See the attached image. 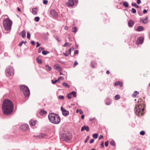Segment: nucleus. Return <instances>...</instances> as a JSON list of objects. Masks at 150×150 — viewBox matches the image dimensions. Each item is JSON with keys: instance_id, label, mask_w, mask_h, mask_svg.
Here are the masks:
<instances>
[{"instance_id": "864d4df0", "label": "nucleus", "mask_w": 150, "mask_h": 150, "mask_svg": "<svg viewBox=\"0 0 150 150\" xmlns=\"http://www.w3.org/2000/svg\"><path fill=\"white\" fill-rule=\"evenodd\" d=\"M90 64L91 65V66L92 67V68H95V66H94V65L93 62H91V64Z\"/></svg>"}, {"instance_id": "f03ea898", "label": "nucleus", "mask_w": 150, "mask_h": 150, "mask_svg": "<svg viewBox=\"0 0 150 150\" xmlns=\"http://www.w3.org/2000/svg\"><path fill=\"white\" fill-rule=\"evenodd\" d=\"M48 118L50 122L54 124H58L61 121L59 116L54 113H50L48 115Z\"/></svg>"}, {"instance_id": "a19ab883", "label": "nucleus", "mask_w": 150, "mask_h": 150, "mask_svg": "<svg viewBox=\"0 0 150 150\" xmlns=\"http://www.w3.org/2000/svg\"><path fill=\"white\" fill-rule=\"evenodd\" d=\"M27 37L28 39H30V34L29 32H28L27 33Z\"/></svg>"}, {"instance_id": "e2e57ef3", "label": "nucleus", "mask_w": 150, "mask_h": 150, "mask_svg": "<svg viewBox=\"0 0 150 150\" xmlns=\"http://www.w3.org/2000/svg\"><path fill=\"white\" fill-rule=\"evenodd\" d=\"M56 38V39L58 41H59V42H60V41H61V40H59V38H58V37H56V38Z\"/></svg>"}, {"instance_id": "ea45409f", "label": "nucleus", "mask_w": 150, "mask_h": 150, "mask_svg": "<svg viewBox=\"0 0 150 150\" xmlns=\"http://www.w3.org/2000/svg\"><path fill=\"white\" fill-rule=\"evenodd\" d=\"M132 12L133 13H135L136 12V10L134 8H132Z\"/></svg>"}, {"instance_id": "6e6552de", "label": "nucleus", "mask_w": 150, "mask_h": 150, "mask_svg": "<svg viewBox=\"0 0 150 150\" xmlns=\"http://www.w3.org/2000/svg\"><path fill=\"white\" fill-rule=\"evenodd\" d=\"M50 14L54 18H56L58 17V15L57 13L54 9H52L50 11Z\"/></svg>"}, {"instance_id": "6ab92c4d", "label": "nucleus", "mask_w": 150, "mask_h": 150, "mask_svg": "<svg viewBox=\"0 0 150 150\" xmlns=\"http://www.w3.org/2000/svg\"><path fill=\"white\" fill-rule=\"evenodd\" d=\"M144 30V28L142 26H138L136 29L137 31H141L143 30Z\"/></svg>"}, {"instance_id": "3c124183", "label": "nucleus", "mask_w": 150, "mask_h": 150, "mask_svg": "<svg viewBox=\"0 0 150 150\" xmlns=\"http://www.w3.org/2000/svg\"><path fill=\"white\" fill-rule=\"evenodd\" d=\"M100 146L102 148H103L104 147V142L103 141L100 144Z\"/></svg>"}, {"instance_id": "f3484780", "label": "nucleus", "mask_w": 150, "mask_h": 150, "mask_svg": "<svg viewBox=\"0 0 150 150\" xmlns=\"http://www.w3.org/2000/svg\"><path fill=\"white\" fill-rule=\"evenodd\" d=\"M54 67H55V69L57 71H60L62 70V68L60 67V66L57 64H55L54 65Z\"/></svg>"}, {"instance_id": "2f4dec72", "label": "nucleus", "mask_w": 150, "mask_h": 150, "mask_svg": "<svg viewBox=\"0 0 150 150\" xmlns=\"http://www.w3.org/2000/svg\"><path fill=\"white\" fill-rule=\"evenodd\" d=\"M123 5L126 7H127L128 6V4L126 2H124L123 3Z\"/></svg>"}, {"instance_id": "37998d69", "label": "nucleus", "mask_w": 150, "mask_h": 150, "mask_svg": "<svg viewBox=\"0 0 150 150\" xmlns=\"http://www.w3.org/2000/svg\"><path fill=\"white\" fill-rule=\"evenodd\" d=\"M145 133V132L144 131H141L140 132V134L142 135H144Z\"/></svg>"}, {"instance_id": "69168bd1", "label": "nucleus", "mask_w": 150, "mask_h": 150, "mask_svg": "<svg viewBox=\"0 0 150 150\" xmlns=\"http://www.w3.org/2000/svg\"><path fill=\"white\" fill-rule=\"evenodd\" d=\"M106 104L107 105H110V102H106Z\"/></svg>"}, {"instance_id": "58836bf2", "label": "nucleus", "mask_w": 150, "mask_h": 150, "mask_svg": "<svg viewBox=\"0 0 150 150\" xmlns=\"http://www.w3.org/2000/svg\"><path fill=\"white\" fill-rule=\"evenodd\" d=\"M66 56H69L68 53V51H66L65 53H63Z\"/></svg>"}, {"instance_id": "f704fd0d", "label": "nucleus", "mask_w": 150, "mask_h": 150, "mask_svg": "<svg viewBox=\"0 0 150 150\" xmlns=\"http://www.w3.org/2000/svg\"><path fill=\"white\" fill-rule=\"evenodd\" d=\"M35 21L36 22H38L40 20V18L39 17H36L34 19Z\"/></svg>"}, {"instance_id": "4468645a", "label": "nucleus", "mask_w": 150, "mask_h": 150, "mask_svg": "<svg viewBox=\"0 0 150 150\" xmlns=\"http://www.w3.org/2000/svg\"><path fill=\"white\" fill-rule=\"evenodd\" d=\"M86 130L87 132L89 131V128L88 126H84L82 127L81 128V131H83Z\"/></svg>"}, {"instance_id": "0e129e2a", "label": "nucleus", "mask_w": 150, "mask_h": 150, "mask_svg": "<svg viewBox=\"0 0 150 150\" xmlns=\"http://www.w3.org/2000/svg\"><path fill=\"white\" fill-rule=\"evenodd\" d=\"M147 10H146V9H144V10L143 11V13H145L147 12Z\"/></svg>"}, {"instance_id": "c756f323", "label": "nucleus", "mask_w": 150, "mask_h": 150, "mask_svg": "<svg viewBox=\"0 0 150 150\" xmlns=\"http://www.w3.org/2000/svg\"><path fill=\"white\" fill-rule=\"evenodd\" d=\"M71 44L68 42H65L64 45H63L64 46H68L69 47L71 46Z\"/></svg>"}, {"instance_id": "6e6d98bb", "label": "nucleus", "mask_w": 150, "mask_h": 150, "mask_svg": "<svg viewBox=\"0 0 150 150\" xmlns=\"http://www.w3.org/2000/svg\"><path fill=\"white\" fill-rule=\"evenodd\" d=\"M79 53V51L77 50L75 51L74 54H78Z\"/></svg>"}, {"instance_id": "c9c22d12", "label": "nucleus", "mask_w": 150, "mask_h": 150, "mask_svg": "<svg viewBox=\"0 0 150 150\" xmlns=\"http://www.w3.org/2000/svg\"><path fill=\"white\" fill-rule=\"evenodd\" d=\"M132 5L133 6H135L137 8H138L139 7V6L138 5H137L135 3H132Z\"/></svg>"}, {"instance_id": "dca6fc26", "label": "nucleus", "mask_w": 150, "mask_h": 150, "mask_svg": "<svg viewBox=\"0 0 150 150\" xmlns=\"http://www.w3.org/2000/svg\"><path fill=\"white\" fill-rule=\"evenodd\" d=\"M36 121L35 120L32 119L29 122L30 125L31 126H34L35 125Z\"/></svg>"}, {"instance_id": "a18cd8bd", "label": "nucleus", "mask_w": 150, "mask_h": 150, "mask_svg": "<svg viewBox=\"0 0 150 150\" xmlns=\"http://www.w3.org/2000/svg\"><path fill=\"white\" fill-rule=\"evenodd\" d=\"M68 51L69 54H71V48H70V49H69L68 51Z\"/></svg>"}, {"instance_id": "de8ad7c7", "label": "nucleus", "mask_w": 150, "mask_h": 150, "mask_svg": "<svg viewBox=\"0 0 150 150\" xmlns=\"http://www.w3.org/2000/svg\"><path fill=\"white\" fill-rule=\"evenodd\" d=\"M108 143H109V142L108 141H107L105 142V146L106 147H107L108 146Z\"/></svg>"}, {"instance_id": "9b49d317", "label": "nucleus", "mask_w": 150, "mask_h": 150, "mask_svg": "<svg viewBox=\"0 0 150 150\" xmlns=\"http://www.w3.org/2000/svg\"><path fill=\"white\" fill-rule=\"evenodd\" d=\"M33 136L35 137L36 138L40 139L46 138L47 137V135L45 134L41 133L37 136L34 135Z\"/></svg>"}, {"instance_id": "a878e982", "label": "nucleus", "mask_w": 150, "mask_h": 150, "mask_svg": "<svg viewBox=\"0 0 150 150\" xmlns=\"http://www.w3.org/2000/svg\"><path fill=\"white\" fill-rule=\"evenodd\" d=\"M62 85L63 86L68 88H69L70 87V86L69 85L64 82L62 83Z\"/></svg>"}, {"instance_id": "4be33fe9", "label": "nucleus", "mask_w": 150, "mask_h": 150, "mask_svg": "<svg viewBox=\"0 0 150 150\" xmlns=\"http://www.w3.org/2000/svg\"><path fill=\"white\" fill-rule=\"evenodd\" d=\"M118 85H119L120 87H122V82L120 81H118L115 82V85L117 86Z\"/></svg>"}, {"instance_id": "8fccbe9b", "label": "nucleus", "mask_w": 150, "mask_h": 150, "mask_svg": "<svg viewBox=\"0 0 150 150\" xmlns=\"http://www.w3.org/2000/svg\"><path fill=\"white\" fill-rule=\"evenodd\" d=\"M89 139V137L88 136L87 137V138H86L85 140V143H86L87 141H88V139Z\"/></svg>"}, {"instance_id": "7c9ffc66", "label": "nucleus", "mask_w": 150, "mask_h": 150, "mask_svg": "<svg viewBox=\"0 0 150 150\" xmlns=\"http://www.w3.org/2000/svg\"><path fill=\"white\" fill-rule=\"evenodd\" d=\"M77 30V28L76 27H73L72 28V32H74L75 33L76 32Z\"/></svg>"}, {"instance_id": "a211bd4d", "label": "nucleus", "mask_w": 150, "mask_h": 150, "mask_svg": "<svg viewBox=\"0 0 150 150\" xmlns=\"http://www.w3.org/2000/svg\"><path fill=\"white\" fill-rule=\"evenodd\" d=\"M38 10L37 8H33L32 9V13L34 15H37Z\"/></svg>"}, {"instance_id": "9d476101", "label": "nucleus", "mask_w": 150, "mask_h": 150, "mask_svg": "<svg viewBox=\"0 0 150 150\" xmlns=\"http://www.w3.org/2000/svg\"><path fill=\"white\" fill-rule=\"evenodd\" d=\"M29 126L27 124H24L22 125L20 127V129L21 130L26 131L28 129Z\"/></svg>"}, {"instance_id": "393cba45", "label": "nucleus", "mask_w": 150, "mask_h": 150, "mask_svg": "<svg viewBox=\"0 0 150 150\" xmlns=\"http://www.w3.org/2000/svg\"><path fill=\"white\" fill-rule=\"evenodd\" d=\"M45 67L47 71H50L52 69L51 68L47 65H46Z\"/></svg>"}, {"instance_id": "f8f14e48", "label": "nucleus", "mask_w": 150, "mask_h": 150, "mask_svg": "<svg viewBox=\"0 0 150 150\" xmlns=\"http://www.w3.org/2000/svg\"><path fill=\"white\" fill-rule=\"evenodd\" d=\"M144 41V38L142 37L139 38L137 41L136 43L137 44H142Z\"/></svg>"}, {"instance_id": "aec40b11", "label": "nucleus", "mask_w": 150, "mask_h": 150, "mask_svg": "<svg viewBox=\"0 0 150 150\" xmlns=\"http://www.w3.org/2000/svg\"><path fill=\"white\" fill-rule=\"evenodd\" d=\"M26 33V31L25 30H23L21 33H20V35L23 38H24L25 37Z\"/></svg>"}, {"instance_id": "680f3d73", "label": "nucleus", "mask_w": 150, "mask_h": 150, "mask_svg": "<svg viewBox=\"0 0 150 150\" xmlns=\"http://www.w3.org/2000/svg\"><path fill=\"white\" fill-rule=\"evenodd\" d=\"M37 45L36 47H39L40 46V44L38 42H36Z\"/></svg>"}, {"instance_id": "bf43d9fd", "label": "nucleus", "mask_w": 150, "mask_h": 150, "mask_svg": "<svg viewBox=\"0 0 150 150\" xmlns=\"http://www.w3.org/2000/svg\"><path fill=\"white\" fill-rule=\"evenodd\" d=\"M103 136L102 135H100L99 137V140H100L102 138H103Z\"/></svg>"}, {"instance_id": "09e8293b", "label": "nucleus", "mask_w": 150, "mask_h": 150, "mask_svg": "<svg viewBox=\"0 0 150 150\" xmlns=\"http://www.w3.org/2000/svg\"><path fill=\"white\" fill-rule=\"evenodd\" d=\"M43 3L45 4H46L48 3V1L46 0H44L43 1Z\"/></svg>"}, {"instance_id": "2eb2a0df", "label": "nucleus", "mask_w": 150, "mask_h": 150, "mask_svg": "<svg viewBox=\"0 0 150 150\" xmlns=\"http://www.w3.org/2000/svg\"><path fill=\"white\" fill-rule=\"evenodd\" d=\"M148 16H146L145 19H141L140 22H142L144 24H146L148 22Z\"/></svg>"}, {"instance_id": "b1692460", "label": "nucleus", "mask_w": 150, "mask_h": 150, "mask_svg": "<svg viewBox=\"0 0 150 150\" xmlns=\"http://www.w3.org/2000/svg\"><path fill=\"white\" fill-rule=\"evenodd\" d=\"M139 92L138 91H135L134 92V93L132 94V96L133 97H136L137 95L138 94Z\"/></svg>"}, {"instance_id": "ddd939ff", "label": "nucleus", "mask_w": 150, "mask_h": 150, "mask_svg": "<svg viewBox=\"0 0 150 150\" xmlns=\"http://www.w3.org/2000/svg\"><path fill=\"white\" fill-rule=\"evenodd\" d=\"M66 4L68 6H72L74 4V2L73 0H69V1L66 3Z\"/></svg>"}, {"instance_id": "f257e3e1", "label": "nucleus", "mask_w": 150, "mask_h": 150, "mask_svg": "<svg viewBox=\"0 0 150 150\" xmlns=\"http://www.w3.org/2000/svg\"><path fill=\"white\" fill-rule=\"evenodd\" d=\"M2 109L4 114H11L13 110V105L11 101L9 99L5 100L2 105Z\"/></svg>"}, {"instance_id": "603ef678", "label": "nucleus", "mask_w": 150, "mask_h": 150, "mask_svg": "<svg viewBox=\"0 0 150 150\" xmlns=\"http://www.w3.org/2000/svg\"><path fill=\"white\" fill-rule=\"evenodd\" d=\"M31 43L33 45V46H35V43L34 41H32L31 42Z\"/></svg>"}, {"instance_id": "052dcab7", "label": "nucleus", "mask_w": 150, "mask_h": 150, "mask_svg": "<svg viewBox=\"0 0 150 150\" xmlns=\"http://www.w3.org/2000/svg\"><path fill=\"white\" fill-rule=\"evenodd\" d=\"M79 113L81 114H83V111L82 110L80 109V110H79Z\"/></svg>"}, {"instance_id": "cd10ccee", "label": "nucleus", "mask_w": 150, "mask_h": 150, "mask_svg": "<svg viewBox=\"0 0 150 150\" xmlns=\"http://www.w3.org/2000/svg\"><path fill=\"white\" fill-rule=\"evenodd\" d=\"M71 95H72L74 97H76V93L74 91H72L71 93Z\"/></svg>"}, {"instance_id": "13d9d810", "label": "nucleus", "mask_w": 150, "mask_h": 150, "mask_svg": "<svg viewBox=\"0 0 150 150\" xmlns=\"http://www.w3.org/2000/svg\"><path fill=\"white\" fill-rule=\"evenodd\" d=\"M94 140L93 139H91L89 142L91 144L93 143L94 142Z\"/></svg>"}, {"instance_id": "4d7b16f0", "label": "nucleus", "mask_w": 150, "mask_h": 150, "mask_svg": "<svg viewBox=\"0 0 150 150\" xmlns=\"http://www.w3.org/2000/svg\"><path fill=\"white\" fill-rule=\"evenodd\" d=\"M137 2L138 4H140L141 3V0H137Z\"/></svg>"}, {"instance_id": "423d86ee", "label": "nucleus", "mask_w": 150, "mask_h": 150, "mask_svg": "<svg viewBox=\"0 0 150 150\" xmlns=\"http://www.w3.org/2000/svg\"><path fill=\"white\" fill-rule=\"evenodd\" d=\"M5 73L7 76H13L14 74V70L13 67L11 66L8 67L5 70Z\"/></svg>"}, {"instance_id": "20e7f679", "label": "nucleus", "mask_w": 150, "mask_h": 150, "mask_svg": "<svg viewBox=\"0 0 150 150\" xmlns=\"http://www.w3.org/2000/svg\"><path fill=\"white\" fill-rule=\"evenodd\" d=\"M3 23L4 28L6 30H8L11 29L12 23L9 18L5 19L4 20Z\"/></svg>"}, {"instance_id": "5fc2aeb1", "label": "nucleus", "mask_w": 150, "mask_h": 150, "mask_svg": "<svg viewBox=\"0 0 150 150\" xmlns=\"http://www.w3.org/2000/svg\"><path fill=\"white\" fill-rule=\"evenodd\" d=\"M78 64V62L76 61H75L74 62V66H76Z\"/></svg>"}, {"instance_id": "5701e85b", "label": "nucleus", "mask_w": 150, "mask_h": 150, "mask_svg": "<svg viewBox=\"0 0 150 150\" xmlns=\"http://www.w3.org/2000/svg\"><path fill=\"white\" fill-rule=\"evenodd\" d=\"M134 24V22L133 21L130 20L128 22V25L129 27H131Z\"/></svg>"}, {"instance_id": "338daca9", "label": "nucleus", "mask_w": 150, "mask_h": 150, "mask_svg": "<svg viewBox=\"0 0 150 150\" xmlns=\"http://www.w3.org/2000/svg\"><path fill=\"white\" fill-rule=\"evenodd\" d=\"M68 27H67V26H65V27H64V29H65V30H67V29H68Z\"/></svg>"}, {"instance_id": "774afa93", "label": "nucleus", "mask_w": 150, "mask_h": 150, "mask_svg": "<svg viewBox=\"0 0 150 150\" xmlns=\"http://www.w3.org/2000/svg\"><path fill=\"white\" fill-rule=\"evenodd\" d=\"M18 11H19V12L21 11V10L20 8L19 7H18Z\"/></svg>"}, {"instance_id": "e433bc0d", "label": "nucleus", "mask_w": 150, "mask_h": 150, "mask_svg": "<svg viewBox=\"0 0 150 150\" xmlns=\"http://www.w3.org/2000/svg\"><path fill=\"white\" fill-rule=\"evenodd\" d=\"M71 93L67 94V97L69 99H71Z\"/></svg>"}, {"instance_id": "7ed1b4c3", "label": "nucleus", "mask_w": 150, "mask_h": 150, "mask_svg": "<svg viewBox=\"0 0 150 150\" xmlns=\"http://www.w3.org/2000/svg\"><path fill=\"white\" fill-rule=\"evenodd\" d=\"M143 103H138L136 105L134 110L136 114L138 116H142L144 114V109Z\"/></svg>"}, {"instance_id": "4c0bfd02", "label": "nucleus", "mask_w": 150, "mask_h": 150, "mask_svg": "<svg viewBox=\"0 0 150 150\" xmlns=\"http://www.w3.org/2000/svg\"><path fill=\"white\" fill-rule=\"evenodd\" d=\"M58 98L61 99H64V97L63 96H59L58 97Z\"/></svg>"}, {"instance_id": "473e14b6", "label": "nucleus", "mask_w": 150, "mask_h": 150, "mask_svg": "<svg viewBox=\"0 0 150 150\" xmlns=\"http://www.w3.org/2000/svg\"><path fill=\"white\" fill-rule=\"evenodd\" d=\"M49 53V52L47 51H46L45 50H43L42 53L44 55H46L48 53Z\"/></svg>"}, {"instance_id": "72a5a7b5", "label": "nucleus", "mask_w": 150, "mask_h": 150, "mask_svg": "<svg viewBox=\"0 0 150 150\" xmlns=\"http://www.w3.org/2000/svg\"><path fill=\"white\" fill-rule=\"evenodd\" d=\"M120 98V96L119 95L117 94L116 95L115 97V99L116 100H117L119 99Z\"/></svg>"}, {"instance_id": "c03bdc74", "label": "nucleus", "mask_w": 150, "mask_h": 150, "mask_svg": "<svg viewBox=\"0 0 150 150\" xmlns=\"http://www.w3.org/2000/svg\"><path fill=\"white\" fill-rule=\"evenodd\" d=\"M43 50L42 47H39L38 49V53H40L41 52V51Z\"/></svg>"}, {"instance_id": "1a4fd4ad", "label": "nucleus", "mask_w": 150, "mask_h": 150, "mask_svg": "<svg viewBox=\"0 0 150 150\" xmlns=\"http://www.w3.org/2000/svg\"><path fill=\"white\" fill-rule=\"evenodd\" d=\"M61 109L63 115L65 116L69 115V111L66 110L63 107H61Z\"/></svg>"}, {"instance_id": "0eeeda50", "label": "nucleus", "mask_w": 150, "mask_h": 150, "mask_svg": "<svg viewBox=\"0 0 150 150\" xmlns=\"http://www.w3.org/2000/svg\"><path fill=\"white\" fill-rule=\"evenodd\" d=\"M61 138L63 141H69L71 138V134L69 133L63 134H62Z\"/></svg>"}, {"instance_id": "bb28decb", "label": "nucleus", "mask_w": 150, "mask_h": 150, "mask_svg": "<svg viewBox=\"0 0 150 150\" xmlns=\"http://www.w3.org/2000/svg\"><path fill=\"white\" fill-rule=\"evenodd\" d=\"M36 60L37 61V62L41 64L42 62V60L40 59L38 57H37Z\"/></svg>"}, {"instance_id": "412c9836", "label": "nucleus", "mask_w": 150, "mask_h": 150, "mask_svg": "<svg viewBox=\"0 0 150 150\" xmlns=\"http://www.w3.org/2000/svg\"><path fill=\"white\" fill-rule=\"evenodd\" d=\"M47 113L46 111L45 110H42L40 112L39 114L40 115L43 116L46 114Z\"/></svg>"}, {"instance_id": "79ce46f5", "label": "nucleus", "mask_w": 150, "mask_h": 150, "mask_svg": "<svg viewBox=\"0 0 150 150\" xmlns=\"http://www.w3.org/2000/svg\"><path fill=\"white\" fill-rule=\"evenodd\" d=\"M25 42H24V41H22L19 44H18V45L20 46H22V44L23 43H25Z\"/></svg>"}, {"instance_id": "49530a36", "label": "nucleus", "mask_w": 150, "mask_h": 150, "mask_svg": "<svg viewBox=\"0 0 150 150\" xmlns=\"http://www.w3.org/2000/svg\"><path fill=\"white\" fill-rule=\"evenodd\" d=\"M58 81V80H56L54 81L52 80V83L53 84H55Z\"/></svg>"}, {"instance_id": "c85d7f7f", "label": "nucleus", "mask_w": 150, "mask_h": 150, "mask_svg": "<svg viewBox=\"0 0 150 150\" xmlns=\"http://www.w3.org/2000/svg\"><path fill=\"white\" fill-rule=\"evenodd\" d=\"M98 135L97 133H94L93 134L92 136L93 137L96 139H97L98 137Z\"/></svg>"}, {"instance_id": "39448f33", "label": "nucleus", "mask_w": 150, "mask_h": 150, "mask_svg": "<svg viewBox=\"0 0 150 150\" xmlns=\"http://www.w3.org/2000/svg\"><path fill=\"white\" fill-rule=\"evenodd\" d=\"M21 91H22L25 97H29L30 94V92L28 88L25 85L20 86Z\"/></svg>"}]
</instances>
